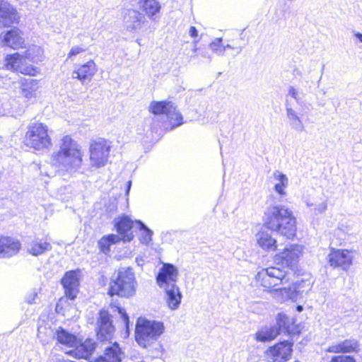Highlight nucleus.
<instances>
[{
	"label": "nucleus",
	"instance_id": "1",
	"mask_svg": "<svg viewBox=\"0 0 362 362\" xmlns=\"http://www.w3.org/2000/svg\"><path fill=\"white\" fill-rule=\"evenodd\" d=\"M83 152L81 146L71 136H64L59 149L51 156L50 163L60 175H72L78 172L83 163Z\"/></svg>",
	"mask_w": 362,
	"mask_h": 362
},
{
	"label": "nucleus",
	"instance_id": "2",
	"mask_svg": "<svg viewBox=\"0 0 362 362\" xmlns=\"http://www.w3.org/2000/svg\"><path fill=\"white\" fill-rule=\"evenodd\" d=\"M263 224L288 239L293 238L296 233V219L293 211L284 205L268 206L264 214Z\"/></svg>",
	"mask_w": 362,
	"mask_h": 362
},
{
	"label": "nucleus",
	"instance_id": "3",
	"mask_svg": "<svg viewBox=\"0 0 362 362\" xmlns=\"http://www.w3.org/2000/svg\"><path fill=\"white\" fill-rule=\"evenodd\" d=\"M164 330L162 322L139 317L136 325V341L139 346L148 348L158 340Z\"/></svg>",
	"mask_w": 362,
	"mask_h": 362
},
{
	"label": "nucleus",
	"instance_id": "4",
	"mask_svg": "<svg viewBox=\"0 0 362 362\" xmlns=\"http://www.w3.org/2000/svg\"><path fill=\"white\" fill-rule=\"evenodd\" d=\"M136 281L133 270L130 268H122L115 278L110 282L109 294L129 298L135 294Z\"/></svg>",
	"mask_w": 362,
	"mask_h": 362
},
{
	"label": "nucleus",
	"instance_id": "5",
	"mask_svg": "<svg viewBox=\"0 0 362 362\" xmlns=\"http://www.w3.org/2000/svg\"><path fill=\"white\" fill-rule=\"evenodd\" d=\"M24 143L27 146L35 150L48 148L52 140L48 134V128L40 122H33L28 127Z\"/></svg>",
	"mask_w": 362,
	"mask_h": 362
},
{
	"label": "nucleus",
	"instance_id": "6",
	"mask_svg": "<svg viewBox=\"0 0 362 362\" xmlns=\"http://www.w3.org/2000/svg\"><path fill=\"white\" fill-rule=\"evenodd\" d=\"M291 320L285 314L279 313L276 317V323L272 326H265L258 330L255 339L261 342L269 341L274 339L283 331L291 332Z\"/></svg>",
	"mask_w": 362,
	"mask_h": 362
},
{
	"label": "nucleus",
	"instance_id": "7",
	"mask_svg": "<svg viewBox=\"0 0 362 362\" xmlns=\"http://www.w3.org/2000/svg\"><path fill=\"white\" fill-rule=\"evenodd\" d=\"M256 281L265 288H272L288 282L287 272L284 269L270 267L260 270L255 276Z\"/></svg>",
	"mask_w": 362,
	"mask_h": 362
},
{
	"label": "nucleus",
	"instance_id": "8",
	"mask_svg": "<svg viewBox=\"0 0 362 362\" xmlns=\"http://www.w3.org/2000/svg\"><path fill=\"white\" fill-rule=\"evenodd\" d=\"M110 147V143L103 139L93 141L90 146V166L99 168L105 165L108 160Z\"/></svg>",
	"mask_w": 362,
	"mask_h": 362
},
{
	"label": "nucleus",
	"instance_id": "9",
	"mask_svg": "<svg viewBox=\"0 0 362 362\" xmlns=\"http://www.w3.org/2000/svg\"><path fill=\"white\" fill-rule=\"evenodd\" d=\"M150 109L154 115H165L172 127H178L182 124V117L172 102H153L150 105Z\"/></svg>",
	"mask_w": 362,
	"mask_h": 362
},
{
	"label": "nucleus",
	"instance_id": "10",
	"mask_svg": "<svg viewBox=\"0 0 362 362\" xmlns=\"http://www.w3.org/2000/svg\"><path fill=\"white\" fill-rule=\"evenodd\" d=\"M23 53L16 52L7 55L6 65L8 69L19 72L25 75L35 76L38 72L37 69L26 62Z\"/></svg>",
	"mask_w": 362,
	"mask_h": 362
},
{
	"label": "nucleus",
	"instance_id": "11",
	"mask_svg": "<svg viewBox=\"0 0 362 362\" xmlns=\"http://www.w3.org/2000/svg\"><path fill=\"white\" fill-rule=\"evenodd\" d=\"M354 252L348 250L332 248L328 255V262L334 269L340 268L347 271L353 264Z\"/></svg>",
	"mask_w": 362,
	"mask_h": 362
},
{
	"label": "nucleus",
	"instance_id": "12",
	"mask_svg": "<svg viewBox=\"0 0 362 362\" xmlns=\"http://www.w3.org/2000/svg\"><path fill=\"white\" fill-rule=\"evenodd\" d=\"M97 337L100 341L110 340L115 332L111 315L106 310H100L97 319Z\"/></svg>",
	"mask_w": 362,
	"mask_h": 362
},
{
	"label": "nucleus",
	"instance_id": "13",
	"mask_svg": "<svg viewBox=\"0 0 362 362\" xmlns=\"http://www.w3.org/2000/svg\"><path fill=\"white\" fill-rule=\"evenodd\" d=\"M302 252L303 247L301 245H290L275 255L274 261L277 264H281L282 266L292 267L297 264Z\"/></svg>",
	"mask_w": 362,
	"mask_h": 362
},
{
	"label": "nucleus",
	"instance_id": "14",
	"mask_svg": "<svg viewBox=\"0 0 362 362\" xmlns=\"http://www.w3.org/2000/svg\"><path fill=\"white\" fill-rule=\"evenodd\" d=\"M178 269L172 264H163L156 275V283L160 288H165L177 285Z\"/></svg>",
	"mask_w": 362,
	"mask_h": 362
},
{
	"label": "nucleus",
	"instance_id": "15",
	"mask_svg": "<svg viewBox=\"0 0 362 362\" xmlns=\"http://www.w3.org/2000/svg\"><path fill=\"white\" fill-rule=\"evenodd\" d=\"M292 346V343L284 341L269 347L267 350V355L273 362H286L291 357Z\"/></svg>",
	"mask_w": 362,
	"mask_h": 362
},
{
	"label": "nucleus",
	"instance_id": "16",
	"mask_svg": "<svg viewBox=\"0 0 362 362\" xmlns=\"http://www.w3.org/2000/svg\"><path fill=\"white\" fill-rule=\"evenodd\" d=\"M305 284L304 281L296 283L289 288H283L279 289L272 290L271 292L274 298H277L279 295L282 296V298L279 300H291L296 301L299 295H301L305 291L302 289L303 285Z\"/></svg>",
	"mask_w": 362,
	"mask_h": 362
},
{
	"label": "nucleus",
	"instance_id": "17",
	"mask_svg": "<svg viewBox=\"0 0 362 362\" xmlns=\"http://www.w3.org/2000/svg\"><path fill=\"white\" fill-rule=\"evenodd\" d=\"M67 354L77 358H88L95 349V342L90 339H86L83 342L76 341V344Z\"/></svg>",
	"mask_w": 362,
	"mask_h": 362
},
{
	"label": "nucleus",
	"instance_id": "18",
	"mask_svg": "<svg viewBox=\"0 0 362 362\" xmlns=\"http://www.w3.org/2000/svg\"><path fill=\"white\" fill-rule=\"evenodd\" d=\"M18 16L16 11L7 1L0 0V28L17 23Z\"/></svg>",
	"mask_w": 362,
	"mask_h": 362
},
{
	"label": "nucleus",
	"instance_id": "19",
	"mask_svg": "<svg viewBox=\"0 0 362 362\" xmlns=\"http://www.w3.org/2000/svg\"><path fill=\"white\" fill-rule=\"evenodd\" d=\"M18 240L8 236L0 238V257L8 258L16 255L21 249Z\"/></svg>",
	"mask_w": 362,
	"mask_h": 362
},
{
	"label": "nucleus",
	"instance_id": "20",
	"mask_svg": "<svg viewBox=\"0 0 362 362\" xmlns=\"http://www.w3.org/2000/svg\"><path fill=\"white\" fill-rule=\"evenodd\" d=\"M62 284L65 289L66 296L71 300H74L78 292L79 281L76 271L66 272L62 280Z\"/></svg>",
	"mask_w": 362,
	"mask_h": 362
},
{
	"label": "nucleus",
	"instance_id": "21",
	"mask_svg": "<svg viewBox=\"0 0 362 362\" xmlns=\"http://www.w3.org/2000/svg\"><path fill=\"white\" fill-rule=\"evenodd\" d=\"M96 71V64L93 61L90 60L76 69L72 73V77L74 78L78 79L83 84H84L85 83H88L91 81Z\"/></svg>",
	"mask_w": 362,
	"mask_h": 362
},
{
	"label": "nucleus",
	"instance_id": "22",
	"mask_svg": "<svg viewBox=\"0 0 362 362\" xmlns=\"http://www.w3.org/2000/svg\"><path fill=\"white\" fill-rule=\"evenodd\" d=\"M21 95L27 100H33L37 97L40 88L39 82L33 78H23L20 81Z\"/></svg>",
	"mask_w": 362,
	"mask_h": 362
},
{
	"label": "nucleus",
	"instance_id": "23",
	"mask_svg": "<svg viewBox=\"0 0 362 362\" xmlns=\"http://www.w3.org/2000/svg\"><path fill=\"white\" fill-rule=\"evenodd\" d=\"M135 226H136V221L133 222L128 216L122 217L115 225L120 240L131 241L134 238L132 229Z\"/></svg>",
	"mask_w": 362,
	"mask_h": 362
},
{
	"label": "nucleus",
	"instance_id": "24",
	"mask_svg": "<svg viewBox=\"0 0 362 362\" xmlns=\"http://www.w3.org/2000/svg\"><path fill=\"white\" fill-rule=\"evenodd\" d=\"M165 293L164 299L169 309L177 310L182 301V295L177 285L162 288Z\"/></svg>",
	"mask_w": 362,
	"mask_h": 362
},
{
	"label": "nucleus",
	"instance_id": "25",
	"mask_svg": "<svg viewBox=\"0 0 362 362\" xmlns=\"http://www.w3.org/2000/svg\"><path fill=\"white\" fill-rule=\"evenodd\" d=\"M257 245L264 251L273 252L277 248V241L270 233L261 230L255 235Z\"/></svg>",
	"mask_w": 362,
	"mask_h": 362
},
{
	"label": "nucleus",
	"instance_id": "26",
	"mask_svg": "<svg viewBox=\"0 0 362 362\" xmlns=\"http://www.w3.org/2000/svg\"><path fill=\"white\" fill-rule=\"evenodd\" d=\"M145 16L134 9L128 10L124 16V21L127 28L129 30H136L141 28L145 22Z\"/></svg>",
	"mask_w": 362,
	"mask_h": 362
},
{
	"label": "nucleus",
	"instance_id": "27",
	"mask_svg": "<svg viewBox=\"0 0 362 362\" xmlns=\"http://www.w3.org/2000/svg\"><path fill=\"white\" fill-rule=\"evenodd\" d=\"M124 355V351L117 342H108L104 348L103 358L110 362H121Z\"/></svg>",
	"mask_w": 362,
	"mask_h": 362
},
{
	"label": "nucleus",
	"instance_id": "28",
	"mask_svg": "<svg viewBox=\"0 0 362 362\" xmlns=\"http://www.w3.org/2000/svg\"><path fill=\"white\" fill-rule=\"evenodd\" d=\"M358 350V343L356 339H346L343 341L331 345L328 351L332 353H350Z\"/></svg>",
	"mask_w": 362,
	"mask_h": 362
},
{
	"label": "nucleus",
	"instance_id": "29",
	"mask_svg": "<svg viewBox=\"0 0 362 362\" xmlns=\"http://www.w3.org/2000/svg\"><path fill=\"white\" fill-rule=\"evenodd\" d=\"M2 40L6 46L14 49L22 48L24 39L20 34L18 29H12L8 31L3 37Z\"/></svg>",
	"mask_w": 362,
	"mask_h": 362
},
{
	"label": "nucleus",
	"instance_id": "30",
	"mask_svg": "<svg viewBox=\"0 0 362 362\" xmlns=\"http://www.w3.org/2000/svg\"><path fill=\"white\" fill-rule=\"evenodd\" d=\"M139 7L146 14L152 19H154L156 14L160 11L161 6L157 0H139Z\"/></svg>",
	"mask_w": 362,
	"mask_h": 362
},
{
	"label": "nucleus",
	"instance_id": "31",
	"mask_svg": "<svg viewBox=\"0 0 362 362\" xmlns=\"http://www.w3.org/2000/svg\"><path fill=\"white\" fill-rule=\"evenodd\" d=\"M274 178L278 182L274 185V190L279 195L284 197L286 195V188L288 186V177L279 170H275L273 173Z\"/></svg>",
	"mask_w": 362,
	"mask_h": 362
},
{
	"label": "nucleus",
	"instance_id": "32",
	"mask_svg": "<svg viewBox=\"0 0 362 362\" xmlns=\"http://www.w3.org/2000/svg\"><path fill=\"white\" fill-rule=\"evenodd\" d=\"M54 336L56 337L59 343L69 347L73 348L76 344V337L61 327L56 331Z\"/></svg>",
	"mask_w": 362,
	"mask_h": 362
},
{
	"label": "nucleus",
	"instance_id": "33",
	"mask_svg": "<svg viewBox=\"0 0 362 362\" xmlns=\"http://www.w3.org/2000/svg\"><path fill=\"white\" fill-rule=\"evenodd\" d=\"M286 111L291 127L298 132H303L304 125L296 111L288 106H286Z\"/></svg>",
	"mask_w": 362,
	"mask_h": 362
},
{
	"label": "nucleus",
	"instance_id": "34",
	"mask_svg": "<svg viewBox=\"0 0 362 362\" xmlns=\"http://www.w3.org/2000/svg\"><path fill=\"white\" fill-rule=\"evenodd\" d=\"M52 245L49 243L42 240H33L28 247V252L33 255L37 256L46 251H49Z\"/></svg>",
	"mask_w": 362,
	"mask_h": 362
},
{
	"label": "nucleus",
	"instance_id": "35",
	"mask_svg": "<svg viewBox=\"0 0 362 362\" xmlns=\"http://www.w3.org/2000/svg\"><path fill=\"white\" fill-rule=\"evenodd\" d=\"M120 240L119 236L115 234H110L103 236L98 241V247L100 251L105 254H107L110 250V246Z\"/></svg>",
	"mask_w": 362,
	"mask_h": 362
},
{
	"label": "nucleus",
	"instance_id": "36",
	"mask_svg": "<svg viewBox=\"0 0 362 362\" xmlns=\"http://www.w3.org/2000/svg\"><path fill=\"white\" fill-rule=\"evenodd\" d=\"M42 52L41 48L35 45H30L25 51L22 52L26 60L33 62L40 59Z\"/></svg>",
	"mask_w": 362,
	"mask_h": 362
},
{
	"label": "nucleus",
	"instance_id": "37",
	"mask_svg": "<svg viewBox=\"0 0 362 362\" xmlns=\"http://www.w3.org/2000/svg\"><path fill=\"white\" fill-rule=\"evenodd\" d=\"M305 203L308 207H313L311 209V211L315 215L325 212L327 208V203L325 200L318 202L316 199H313V200L306 199L305 200Z\"/></svg>",
	"mask_w": 362,
	"mask_h": 362
},
{
	"label": "nucleus",
	"instance_id": "38",
	"mask_svg": "<svg viewBox=\"0 0 362 362\" xmlns=\"http://www.w3.org/2000/svg\"><path fill=\"white\" fill-rule=\"evenodd\" d=\"M136 226L139 227L141 234V241L142 243L148 244L152 238L153 232L148 229L142 222L136 221Z\"/></svg>",
	"mask_w": 362,
	"mask_h": 362
},
{
	"label": "nucleus",
	"instance_id": "39",
	"mask_svg": "<svg viewBox=\"0 0 362 362\" xmlns=\"http://www.w3.org/2000/svg\"><path fill=\"white\" fill-rule=\"evenodd\" d=\"M222 37H216L209 44V48L218 56L224 55V49L222 48Z\"/></svg>",
	"mask_w": 362,
	"mask_h": 362
},
{
	"label": "nucleus",
	"instance_id": "40",
	"mask_svg": "<svg viewBox=\"0 0 362 362\" xmlns=\"http://www.w3.org/2000/svg\"><path fill=\"white\" fill-rule=\"evenodd\" d=\"M330 362H356L353 356H334Z\"/></svg>",
	"mask_w": 362,
	"mask_h": 362
},
{
	"label": "nucleus",
	"instance_id": "41",
	"mask_svg": "<svg viewBox=\"0 0 362 362\" xmlns=\"http://www.w3.org/2000/svg\"><path fill=\"white\" fill-rule=\"evenodd\" d=\"M85 50H86L85 48H83L82 47L74 46L71 47V50L69 51V52L68 54V58L71 59L73 57H75V56L79 54L80 53L83 52Z\"/></svg>",
	"mask_w": 362,
	"mask_h": 362
},
{
	"label": "nucleus",
	"instance_id": "42",
	"mask_svg": "<svg viewBox=\"0 0 362 362\" xmlns=\"http://www.w3.org/2000/svg\"><path fill=\"white\" fill-rule=\"evenodd\" d=\"M288 95L291 96L297 103H300V98L299 96V92L293 86H290L288 90Z\"/></svg>",
	"mask_w": 362,
	"mask_h": 362
},
{
	"label": "nucleus",
	"instance_id": "43",
	"mask_svg": "<svg viewBox=\"0 0 362 362\" xmlns=\"http://www.w3.org/2000/svg\"><path fill=\"white\" fill-rule=\"evenodd\" d=\"M37 297V293L33 291H31L30 293H29L26 297H25V302L28 303V304H33L35 303V298Z\"/></svg>",
	"mask_w": 362,
	"mask_h": 362
},
{
	"label": "nucleus",
	"instance_id": "44",
	"mask_svg": "<svg viewBox=\"0 0 362 362\" xmlns=\"http://www.w3.org/2000/svg\"><path fill=\"white\" fill-rule=\"evenodd\" d=\"M118 310L119 313L121 315V317L123 319L124 322L125 323L126 326L128 327L129 325V317L127 314L126 313L125 310L122 308H117Z\"/></svg>",
	"mask_w": 362,
	"mask_h": 362
},
{
	"label": "nucleus",
	"instance_id": "45",
	"mask_svg": "<svg viewBox=\"0 0 362 362\" xmlns=\"http://www.w3.org/2000/svg\"><path fill=\"white\" fill-rule=\"evenodd\" d=\"M222 48L224 49V52L226 51V49H235V47H233L232 45H230L229 44H228L226 45H223ZM235 49H236L237 54H240L243 50V47H235Z\"/></svg>",
	"mask_w": 362,
	"mask_h": 362
},
{
	"label": "nucleus",
	"instance_id": "46",
	"mask_svg": "<svg viewBox=\"0 0 362 362\" xmlns=\"http://www.w3.org/2000/svg\"><path fill=\"white\" fill-rule=\"evenodd\" d=\"M189 34L192 37H196L198 36V31L194 26H191L189 30Z\"/></svg>",
	"mask_w": 362,
	"mask_h": 362
},
{
	"label": "nucleus",
	"instance_id": "47",
	"mask_svg": "<svg viewBox=\"0 0 362 362\" xmlns=\"http://www.w3.org/2000/svg\"><path fill=\"white\" fill-rule=\"evenodd\" d=\"M117 209V205L116 204H115L114 202L110 204L108 206H107V210L109 211H115Z\"/></svg>",
	"mask_w": 362,
	"mask_h": 362
},
{
	"label": "nucleus",
	"instance_id": "48",
	"mask_svg": "<svg viewBox=\"0 0 362 362\" xmlns=\"http://www.w3.org/2000/svg\"><path fill=\"white\" fill-rule=\"evenodd\" d=\"M354 35L361 42H362V33H360L358 32H355L354 33Z\"/></svg>",
	"mask_w": 362,
	"mask_h": 362
},
{
	"label": "nucleus",
	"instance_id": "49",
	"mask_svg": "<svg viewBox=\"0 0 362 362\" xmlns=\"http://www.w3.org/2000/svg\"><path fill=\"white\" fill-rule=\"evenodd\" d=\"M47 329L46 327H39L38 328V334H37V336L40 339H42V329Z\"/></svg>",
	"mask_w": 362,
	"mask_h": 362
},
{
	"label": "nucleus",
	"instance_id": "50",
	"mask_svg": "<svg viewBox=\"0 0 362 362\" xmlns=\"http://www.w3.org/2000/svg\"><path fill=\"white\" fill-rule=\"evenodd\" d=\"M131 185H132V182L131 181H129L127 182V192H126V194H128L129 192V190H130V188H131Z\"/></svg>",
	"mask_w": 362,
	"mask_h": 362
},
{
	"label": "nucleus",
	"instance_id": "51",
	"mask_svg": "<svg viewBox=\"0 0 362 362\" xmlns=\"http://www.w3.org/2000/svg\"><path fill=\"white\" fill-rule=\"evenodd\" d=\"M294 74L296 76H301V72L298 69H294Z\"/></svg>",
	"mask_w": 362,
	"mask_h": 362
},
{
	"label": "nucleus",
	"instance_id": "52",
	"mask_svg": "<svg viewBox=\"0 0 362 362\" xmlns=\"http://www.w3.org/2000/svg\"><path fill=\"white\" fill-rule=\"evenodd\" d=\"M202 56H203L204 57H207L210 61L211 60V56H209H209H207L206 54H204Z\"/></svg>",
	"mask_w": 362,
	"mask_h": 362
},
{
	"label": "nucleus",
	"instance_id": "53",
	"mask_svg": "<svg viewBox=\"0 0 362 362\" xmlns=\"http://www.w3.org/2000/svg\"><path fill=\"white\" fill-rule=\"evenodd\" d=\"M297 310H298V311H300H300H302V310H303L302 306L298 305V306L297 307Z\"/></svg>",
	"mask_w": 362,
	"mask_h": 362
},
{
	"label": "nucleus",
	"instance_id": "54",
	"mask_svg": "<svg viewBox=\"0 0 362 362\" xmlns=\"http://www.w3.org/2000/svg\"><path fill=\"white\" fill-rule=\"evenodd\" d=\"M197 47H194V48L193 49V51H194V52H197Z\"/></svg>",
	"mask_w": 362,
	"mask_h": 362
},
{
	"label": "nucleus",
	"instance_id": "55",
	"mask_svg": "<svg viewBox=\"0 0 362 362\" xmlns=\"http://www.w3.org/2000/svg\"><path fill=\"white\" fill-rule=\"evenodd\" d=\"M48 332H49V334H51V332H52V331L50 329H49Z\"/></svg>",
	"mask_w": 362,
	"mask_h": 362
},
{
	"label": "nucleus",
	"instance_id": "56",
	"mask_svg": "<svg viewBox=\"0 0 362 362\" xmlns=\"http://www.w3.org/2000/svg\"><path fill=\"white\" fill-rule=\"evenodd\" d=\"M308 290H309L310 289V284H308Z\"/></svg>",
	"mask_w": 362,
	"mask_h": 362
}]
</instances>
